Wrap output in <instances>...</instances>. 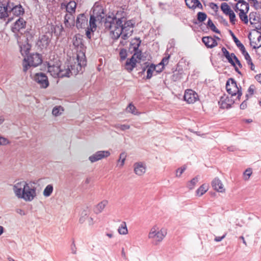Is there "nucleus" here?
<instances>
[{
  "instance_id": "nucleus-58",
  "label": "nucleus",
  "mask_w": 261,
  "mask_h": 261,
  "mask_svg": "<svg viewBox=\"0 0 261 261\" xmlns=\"http://www.w3.org/2000/svg\"><path fill=\"white\" fill-rule=\"evenodd\" d=\"M247 102L246 101H244L241 105H240V108L242 110H244L247 108Z\"/></svg>"
},
{
  "instance_id": "nucleus-50",
  "label": "nucleus",
  "mask_w": 261,
  "mask_h": 261,
  "mask_svg": "<svg viewBox=\"0 0 261 261\" xmlns=\"http://www.w3.org/2000/svg\"><path fill=\"white\" fill-rule=\"evenodd\" d=\"M120 57L121 59H124L126 57L127 54H126V50L125 49H121L119 53Z\"/></svg>"
},
{
  "instance_id": "nucleus-61",
  "label": "nucleus",
  "mask_w": 261,
  "mask_h": 261,
  "mask_svg": "<svg viewBox=\"0 0 261 261\" xmlns=\"http://www.w3.org/2000/svg\"><path fill=\"white\" fill-rule=\"evenodd\" d=\"M248 65L250 66V69L252 70H254V66L253 63L252 62V61H251V63H248Z\"/></svg>"
},
{
  "instance_id": "nucleus-17",
  "label": "nucleus",
  "mask_w": 261,
  "mask_h": 261,
  "mask_svg": "<svg viewBox=\"0 0 261 261\" xmlns=\"http://www.w3.org/2000/svg\"><path fill=\"white\" fill-rule=\"evenodd\" d=\"M184 99L189 103H193L198 99V94L191 89L186 90Z\"/></svg>"
},
{
  "instance_id": "nucleus-49",
  "label": "nucleus",
  "mask_w": 261,
  "mask_h": 261,
  "mask_svg": "<svg viewBox=\"0 0 261 261\" xmlns=\"http://www.w3.org/2000/svg\"><path fill=\"white\" fill-rule=\"evenodd\" d=\"M255 89V87L254 85H251L248 90V94H247L246 95V96H248L249 95L250 96L252 95L254 93Z\"/></svg>"
},
{
  "instance_id": "nucleus-6",
  "label": "nucleus",
  "mask_w": 261,
  "mask_h": 261,
  "mask_svg": "<svg viewBox=\"0 0 261 261\" xmlns=\"http://www.w3.org/2000/svg\"><path fill=\"white\" fill-rule=\"evenodd\" d=\"M105 18L103 9L101 6L95 5L93 8L92 14L91 15L89 20V27L87 28L86 32L87 37L91 38V33L94 32L97 28L96 22L102 21Z\"/></svg>"
},
{
  "instance_id": "nucleus-5",
  "label": "nucleus",
  "mask_w": 261,
  "mask_h": 261,
  "mask_svg": "<svg viewBox=\"0 0 261 261\" xmlns=\"http://www.w3.org/2000/svg\"><path fill=\"white\" fill-rule=\"evenodd\" d=\"M74 68H76V65L70 61V63L67 65H49L48 67V72L54 77H69L71 75H76L79 73L74 72Z\"/></svg>"
},
{
  "instance_id": "nucleus-25",
  "label": "nucleus",
  "mask_w": 261,
  "mask_h": 261,
  "mask_svg": "<svg viewBox=\"0 0 261 261\" xmlns=\"http://www.w3.org/2000/svg\"><path fill=\"white\" fill-rule=\"evenodd\" d=\"M187 6L190 9H200L202 5L198 0H185Z\"/></svg>"
},
{
  "instance_id": "nucleus-55",
  "label": "nucleus",
  "mask_w": 261,
  "mask_h": 261,
  "mask_svg": "<svg viewBox=\"0 0 261 261\" xmlns=\"http://www.w3.org/2000/svg\"><path fill=\"white\" fill-rule=\"evenodd\" d=\"M239 47L240 48V49L241 50L243 55L245 53L247 52L245 50L244 46L242 43H240Z\"/></svg>"
},
{
  "instance_id": "nucleus-10",
  "label": "nucleus",
  "mask_w": 261,
  "mask_h": 261,
  "mask_svg": "<svg viewBox=\"0 0 261 261\" xmlns=\"http://www.w3.org/2000/svg\"><path fill=\"white\" fill-rule=\"evenodd\" d=\"M226 89L227 92L230 95L231 97L236 96V99L240 100L242 95L241 88H239L236 81L232 79H229L226 84Z\"/></svg>"
},
{
  "instance_id": "nucleus-33",
  "label": "nucleus",
  "mask_w": 261,
  "mask_h": 261,
  "mask_svg": "<svg viewBox=\"0 0 261 261\" xmlns=\"http://www.w3.org/2000/svg\"><path fill=\"white\" fill-rule=\"evenodd\" d=\"M249 20L251 24L256 23L259 21V17L256 12H251L249 14Z\"/></svg>"
},
{
  "instance_id": "nucleus-46",
  "label": "nucleus",
  "mask_w": 261,
  "mask_h": 261,
  "mask_svg": "<svg viewBox=\"0 0 261 261\" xmlns=\"http://www.w3.org/2000/svg\"><path fill=\"white\" fill-rule=\"evenodd\" d=\"M197 18L199 21H201V22L203 21L206 18V15L204 13L199 12L198 13Z\"/></svg>"
},
{
  "instance_id": "nucleus-8",
  "label": "nucleus",
  "mask_w": 261,
  "mask_h": 261,
  "mask_svg": "<svg viewBox=\"0 0 261 261\" xmlns=\"http://www.w3.org/2000/svg\"><path fill=\"white\" fill-rule=\"evenodd\" d=\"M166 234V228L155 224L150 229L148 237L149 239L153 240L157 244L163 240Z\"/></svg>"
},
{
  "instance_id": "nucleus-36",
  "label": "nucleus",
  "mask_w": 261,
  "mask_h": 261,
  "mask_svg": "<svg viewBox=\"0 0 261 261\" xmlns=\"http://www.w3.org/2000/svg\"><path fill=\"white\" fill-rule=\"evenodd\" d=\"M198 177H196L193 178V179H192L190 181H189L187 183V187L190 190L193 189L194 188V187H195L196 185L197 184V183L198 182Z\"/></svg>"
},
{
  "instance_id": "nucleus-64",
  "label": "nucleus",
  "mask_w": 261,
  "mask_h": 261,
  "mask_svg": "<svg viewBox=\"0 0 261 261\" xmlns=\"http://www.w3.org/2000/svg\"><path fill=\"white\" fill-rule=\"evenodd\" d=\"M240 238L242 240L243 243L245 245H247V243L245 240V239L243 237V236H241L240 237Z\"/></svg>"
},
{
  "instance_id": "nucleus-60",
  "label": "nucleus",
  "mask_w": 261,
  "mask_h": 261,
  "mask_svg": "<svg viewBox=\"0 0 261 261\" xmlns=\"http://www.w3.org/2000/svg\"><path fill=\"white\" fill-rule=\"evenodd\" d=\"M233 39H234V41H235L237 45L239 47L240 43H241L239 41V40L235 36H233Z\"/></svg>"
},
{
  "instance_id": "nucleus-3",
  "label": "nucleus",
  "mask_w": 261,
  "mask_h": 261,
  "mask_svg": "<svg viewBox=\"0 0 261 261\" xmlns=\"http://www.w3.org/2000/svg\"><path fill=\"white\" fill-rule=\"evenodd\" d=\"M26 22L23 18H18L11 27L12 31L16 34L20 33L21 35L17 37V42L19 44L20 52L22 56L27 55L29 52L31 46L29 43L27 34H22V31L25 28Z\"/></svg>"
},
{
  "instance_id": "nucleus-44",
  "label": "nucleus",
  "mask_w": 261,
  "mask_h": 261,
  "mask_svg": "<svg viewBox=\"0 0 261 261\" xmlns=\"http://www.w3.org/2000/svg\"><path fill=\"white\" fill-rule=\"evenodd\" d=\"M10 143V141L6 138L0 136V146H5Z\"/></svg>"
},
{
  "instance_id": "nucleus-53",
  "label": "nucleus",
  "mask_w": 261,
  "mask_h": 261,
  "mask_svg": "<svg viewBox=\"0 0 261 261\" xmlns=\"http://www.w3.org/2000/svg\"><path fill=\"white\" fill-rule=\"evenodd\" d=\"M243 56H244L245 59H246L247 63H251V59L248 53L247 52L245 53L244 54H243Z\"/></svg>"
},
{
  "instance_id": "nucleus-45",
  "label": "nucleus",
  "mask_w": 261,
  "mask_h": 261,
  "mask_svg": "<svg viewBox=\"0 0 261 261\" xmlns=\"http://www.w3.org/2000/svg\"><path fill=\"white\" fill-rule=\"evenodd\" d=\"M126 111L127 112L132 113L135 115L137 114L136 109L135 107L132 104L129 105V106L126 108Z\"/></svg>"
},
{
  "instance_id": "nucleus-18",
  "label": "nucleus",
  "mask_w": 261,
  "mask_h": 261,
  "mask_svg": "<svg viewBox=\"0 0 261 261\" xmlns=\"http://www.w3.org/2000/svg\"><path fill=\"white\" fill-rule=\"evenodd\" d=\"M88 25V17L84 14L79 15L76 20V26L77 29L86 28Z\"/></svg>"
},
{
  "instance_id": "nucleus-21",
  "label": "nucleus",
  "mask_w": 261,
  "mask_h": 261,
  "mask_svg": "<svg viewBox=\"0 0 261 261\" xmlns=\"http://www.w3.org/2000/svg\"><path fill=\"white\" fill-rule=\"evenodd\" d=\"M50 33L41 35L38 41V45L42 47H46L50 42Z\"/></svg>"
},
{
  "instance_id": "nucleus-1",
  "label": "nucleus",
  "mask_w": 261,
  "mask_h": 261,
  "mask_svg": "<svg viewBox=\"0 0 261 261\" xmlns=\"http://www.w3.org/2000/svg\"><path fill=\"white\" fill-rule=\"evenodd\" d=\"M105 26L111 31L114 38L117 39L121 36L126 40L132 35L134 24L132 20L126 21L124 17L119 18L109 16L106 19Z\"/></svg>"
},
{
  "instance_id": "nucleus-38",
  "label": "nucleus",
  "mask_w": 261,
  "mask_h": 261,
  "mask_svg": "<svg viewBox=\"0 0 261 261\" xmlns=\"http://www.w3.org/2000/svg\"><path fill=\"white\" fill-rule=\"evenodd\" d=\"M157 65L154 66L153 65H151L150 66L147 70V79H150L153 74V72L155 71V69H156Z\"/></svg>"
},
{
  "instance_id": "nucleus-48",
  "label": "nucleus",
  "mask_w": 261,
  "mask_h": 261,
  "mask_svg": "<svg viewBox=\"0 0 261 261\" xmlns=\"http://www.w3.org/2000/svg\"><path fill=\"white\" fill-rule=\"evenodd\" d=\"M229 18L230 22L231 23L234 24L236 23L237 19H236V15H235L234 12L230 13V15L229 16Z\"/></svg>"
},
{
  "instance_id": "nucleus-11",
  "label": "nucleus",
  "mask_w": 261,
  "mask_h": 261,
  "mask_svg": "<svg viewBox=\"0 0 261 261\" xmlns=\"http://www.w3.org/2000/svg\"><path fill=\"white\" fill-rule=\"evenodd\" d=\"M42 63V59L39 54L30 55L27 58H24L23 62V71H26L28 67L37 66Z\"/></svg>"
},
{
  "instance_id": "nucleus-12",
  "label": "nucleus",
  "mask_w": 261,
  "mask_h": 261,
  "mask_svg": "<svg viewBox=\"0 0 261 261\" xmlns=\"http://www.w3.org/2000/svg\"><path fill=\"white\" fill-rule=\"evenodd\" d=\"M237 99L227 95H223L219 101L220 107L222 109H229L236 102Z\"/></svg>"
},
{
  "instance_id": "nucleus-4",
  "label": "nucleus",
  "mask_w": 261,
  "mask_h": 261,
  "mask_svg": "<svg viewBox=\"0 0 261 261\" xmlns=\"http://www.w3.org/2000/svg\"><path fill=\"white\" fill-rule=\"evenodd\" d=\"M73 45L77 54L76 58H72L70 61L76 65V68H74V72H79L82 70V67L86 65L85 51V47L83 43L82 36L78 34L74 36L72 40Z\"/></svg>"
},
{
  "instance_id": "nucleus-41",
  "label": "nucleus",
  "mask_w": 261,
  "mask_h": 261,
  "mask_svg": "<svg viewBox=\"0 0 261 261\" xmlns=\"http://www.w3.org/2000/svg\"><path fill=\"white\" fill-rule=\"evenodd\" d=\"M207 26L213 31L217 33H219V31L217 29V28L216 27V26L214 25V24L211 19H208L207 21Z\"/></svg>"
},
{
  "instance_id": "nucleus-9",
  "label": "nucleus",
  "mask_w": 261,
  "mask_h": 261,
  "mask_svg": "<svg viewBox=\"0 0 261 261\" xmlns=\"http://www.w3.org/2000/svg\"><path fill=\"white\" fill-rule=\"evenodd\" d=\"M249 9V4L244 1L238 2L235 7V11L238 14L240 19L245 23L248 22L247 14Z\"/></svg>"
},
{
  "instance_id": "nucleus-27",
  "label": "nucleus",
  "mask_w": 261,
  "mask_h": 261,
  "mask_svg": "<svg viewBox=\"0 0 261 261\" xmlns=\"http://www.w3.org/2000/svg\"><path fill=\"white\" fill-rule=\"evenodd\" d=\"M227 59L228 62L234 66H236V64H238L239 67L242 66L240 62L233 54H230L229 57H228Z\"/></svg>"
},
{
  "instance_id": "nucleus-24",
  "label": "nucleus",
  "mask_w": 261,
  "mask_h": 261,
  "mask_svg": "<svg viewBox=\"0 0 261 261\" xmlns=\"http://www.w3.org/2000/svg\"><path fill=\"white\" fill-rule=\"evenodd\" d=\"M64 24L67 28H70L74 25V18L71 13H67L64 17Z\"/></svg>"
},
{
  "instance_id": "nucleus-13",
  "label": "nucleus",
  "mask_w": 261,
  "mask_h": 261,
  "mask_svg": "<svg viewBox=\"0 0 261 261\" xmlns=\"http://www.w3.org/2000/svg\"><path fill=\"white\" fill-rule=\"evenodd\" d=\"M250 45L253 48H258L261 47V34L257 32L250 33L249 35Z\"/></svg>"
},
{
  "instance_id": "nucleus-20",
  "label": "nucleus",
  "mask_w": 261,
  "mask_h": 261,
  "mask_svg": "<svg viewBox=\"0 0 261 261\" xmlns=\"http://www.w3.org/2000/svg\"><path fill=\"white\" fill-rule=\"evenodd\" d=\"M76 4L74 1H70L69 3H63L61 4V8L62 9H66L68 13L72 14L75 12Z\"/></svg>"
},
{
  "instance_id": "nucleus-15",
  "label": "nucleus",
  "mask_w": 261,
  "mask_h": 261,
  "mask_svg": "<svg viewBox=\"0 0 261 261\" xmlns=\"http://www.w3.org/2000/svg\"><path fill=\"white\" fill-rule=\"evenodd\" d=\"M134 173L138 176H143L146 171V165L142 162H136L133 165Z\"/></svg>"
},
{
  "instance_id": "nucleus-14",
  "label": "nucleus",
  "mask_w": 261,
  "mask_h": 261,
  "mask_svg": "<svg viewBox=\"0 0 261 261\" xmlns=\"http://www.w3.org/2000/svg\"><path fill=\"white\" fill-rule=\"evenodd\" d=\"M33 79L41 88H46L48 86L47 77L43 73H36L33 77Z\"/></svg>"
},
{
  "instance_id": "nucleus-31",
  "label": "nucleus",
  "mask_w": 261,
  "mask_h": 261,
  "mask_svg": "<svg viewBox=\"0 0 261 261\" xmlns=\"http://www.w3.org/2000/svg\"><path fill=\"white\" fill-rule=\"evenodd\" d=\"M53 186L52 185H48L43 191V195L45 197H48L51 195L53 192Z\"/></svg>"
},
{
  "instance_id": "nucleus-28",
  "label": "nucleus",
  "mask_w": 261,
  "mask_h": 261,
  "mask_svg": "<svg viewBox=\"0 0 261 261\" xmlns=\"http://www.w3.org/2000/svg\"><path fill=\"white\" fill-rule=\"evenodd\" d=\"M208 190V185L207 184L202 185L196 191V195L198 196H201L205 193Z\"/></svg>"
},
{
  "instance_id": "nucleus-19",
  "label": "nucleus",
  "mask_w": 261,
  "mask_h": 261,
  "mask_svg": "<svg viewBox=\"0 0 261 261\" xmlns=\"http://www.w3.org/2000/svg\"><path fill=\"white\" fill-rule=\"evenodd\" d=\"M212 186L214 189L218 192L224 193L225 191L224 186L218 178H215L212 182Z\"/></svg>"
},
{
  "instance_id": "nucleus-34",
  "label": "nucleus",
  "mask_w": 261,
  "mask_h": 261,
  "mask_svg": "<svg viewBox=\"0 0 261 261\" xmlns=\"http://www.w3.org/2000/svg\"><path fill=\"white\" fill-rule=\"evenodd\" d=\"M118 231L120 234L125 235L128 233V230L125 222H124L120 225Z\"/></svg>"
},
{
  "instance_id": "nucleus-47",
  "label": "nucleus",
  "mask_w": 261,
  "mask_h": 261,
  "mask_svg": "<svg viewBox=\"0 0 261 261\" xmlns=\"http://www.w3.org/2000/svg\"><path fill=\"white\" fill-rule=\"evenodd\" d=\"M117 128H119L121 130H125L130 128V126L128 124H118L116 125Z\"/></svg>"
},
{
  "instance_id": "nucleus-56",
  "label": "nucleus",
  "mask_w": 261,
  "mask_h": 261,
  "mask_svg": "<svg viewBox=\"0 0 261 261\" xmlns=\"http://www.w3.org/2000/svg\"><path fill=\"white\" fill-rule=\"evenodd\" d=\"M63 28L62 25L56 26L55 29V32L56 33L58 31H59V34H60L61 33V32L63 31Z\"/></svg>"
},
{
  "instance_id": "nucleus-57",
  "label": "nucleus",
  "mask_w": 261,
  "mask_h": 261,
  "mask_svg": "<svg viewBox=\"0 0 261 261\" xmlns=\"http://www.w3.org/2000/svg\"><path fill=\"white\" fill-rule=\"evenodd\" d=\"M226 236V234H224L222 237H216L215 238V241L216 242H220Z\"/></svg>"
},
{
  "instance_id": "nucleus-2",
  "label": "nucleus",
  "mask_w": 261,
  "mask_h": 261,
  "mask_svg": "<svg viewBox=\"0 0 261 261\" xmlns=\"http://www.w3.org/2000/svg\"><path fill=\"white\" fill-rule=\"evenodd\" d=\"M15 196L25 202H31L37 198V188L31 182L24 180L16 182L12 186Z\"/></svg>"
},
{
  "instance_id": "nucleus-40",
  "label": "nucleus",
  "mask_w": 261,
  "mask_h": 261,
  "mask_svg": "<svg viewBox=\"0 0 261 261\" xmlns=\"http://www.w3.org/2000/svg\"><path fill=\"white\" fill-rule=\"evenodd\" d=\"M208 6L211 9L212 14H216L219 9L218 6L213 3H211L208 5Z\"/></svg>"
},
{
  "instance_id": "nucleus-26",
  "label": "nucleus",
  "mask_w": 261,
  "mask_h": 261,
  "mask_svg": "<svg viewBox=\"0 0 261 261\" xmlns=\"http://www.w3.org/2000/svg\"><path fill=\"white\" fill-rule=\"evenodd\" d=\"M9 8L11 9V12L14 15L18 16L22 15L24 13V10L22 6L20 5L15 6L12 8L9 6Z\"/></svg>"
},
{
  "instance_id": "nucleus-63",
  "label": "nucleus",
  "mask_w": 261,
  "mask_h": 261,
  "mask_svg": "<svg viewBox=\"0 0 261 261\" xmlns=\"http://www.w3.org/2000/svg\"><path fill=\"white\" fill-rule=\"evenodd\" d=\"M106 236H108L110 238H112L113 237V234L112 233H106Z\"/></svg>"
},
{
  "instance_id": "nucleus-39",
  "label": "nucleus",
  "mask_w": 261,
  "mask_h": 261,
  "mask_svg": "<svg viewBox=\"0 0 261 261\" xmlns=\"http://www.w3.org/2000/svg\"><path fill=\"white\" fill-rule=\"evenodd\" d=\"M252 174V170L251 168L247 169L243 173V177L245 180H248Z\"/></svg>"
},
{
  "instance_id": "nucleus-51",
  "label": "nucleus",
  "mask_w": 261,
  "mask_h": 261,
  "mask_svg": "<svg viewBox=\"0 0 261 261\" xmlns=\"http://www.w3.org/2000/svg\"><path fill=\"white\" fill-rule=\"evenodd\" d=\"M251 3L253 5L256 9H258L260 7V4L257 0H251Z\"/></svg>"
},
{
  "instance_id": "nucleus-22",
  "label": "nucleus",
  "mask_w": 261,
  "mask_h": 261,
  "mask_svg": "<svg viewBox=\"0 0 261 261\" xmlns=\"http://www.w3.org/2000/svg\"><path fill=\"white\" fill-rule=\"evenodd\" d=\"M202 40L205 45L208 48H213L218 45L216 39L212 37H203Z\"/></svg>"
},
{
  "instance_id": "nucleus-42",
  "label": "nucleus",
  "mask_w": 261,
  "mask_h": 261,
  "mask_svg": "<svg viewBox=\"0 0 261 261\" xmlns=\"http://www.w3.org/2000/svg\"><path fill=\"white\" fill-rule=\"evenodd\" d=\"M221 9L224 14L225 13H228L229 11L231 10L230 6L226 3H223L221 4Z\"/></svg>"
},
{
  "instance_id": "nucleus-59",
  "label": "nucleus",
  "mask_w": 261,
  "mask_h": 261,
  "mask_svg": "<svg viewBox=\"0 0 261 261\" xmlns=\"http://www.w3.org/2000/svg\"><path fill=\"white\" fill-rule=\"evenodd\" d=\"M255 80L261 84V74H257L255 76Z\"/></svg>"
},
{
  "instance_id": "nucleus-7",
  "label": "nucleus",
  "mask_w": 261,
  "mask_h": 261,
  "mask_svg": "<svg viewBox=\"0 0 261 261\" xmlns=\"http://www.w3.org/2000/svg\"><path fill=\"white\" fill-rule=\"evenodd\" d=\"M140 44V41L138 39H135L130 44L129 49L131 52L134 51V54L125 64V68L129 72L133 70L137 63H140L141 59V53L138 49Z\"/></svg>"
},
{
  "instance_id": "nucleus-54",
  "label": "nucleus",
  "mask_w": 261,
  "mask_h": 261,
  "mask_svg": "<svg viewBox=\"0 0 261 261\" xmlns=\"http://www.w3.org/2000/svg\"><path fill=\"white\" fill-rule=\"evenodd\" d=\"M86 220L88 224L90 226L93 225L94 223L93 219L92 217H88Z\"/></svg>"
},
{
  "instance_id": "nucleus-52",
  "label": "nucleus",
  "mask_w": 261,
  "mask_h": 261,
  "mask_svg": "<svg viewBox=\"0 0 261 261\" xmlns=\"http://www.w3.org/2000/svg\"><path fill=\"white\" fill-rule=\"evenodd\" d=\"M222 51L223 53V55L225 57L226 59L228 58V57H229L230 54L225 48L223 47L222 48Z\"/></svg>"
},
{
  "instance_id": "nucleus-23",
  "label": "nucleus",
  "mask_w": 261,
  "mask_h": 261,
  "mask_svg": "<svg viewBox=\"0 0 261 261\" xmlns=\"http://www.w3.org/2000/svg\"><path fill=\"white\" fill-rule=\"evenodd\" d=\"M108 203L109 201L108 200H102L95 205L94 207V213L96 214L101 213L108 205Z\"/></svg>"
},
{
  "instance_id": "nucleus-35",
  "label": "nucleus",
  "mask_w": 261,
  "mask_h": 261,
  "mask_svg": "<svg viewBox=\"0 0 261 261\" xmlns=\"http://www.w3.org/2000/svg\"><path fill=\"white\" fill-rule=\"evenodd\" d=\"M126 154L125 153L123 152L120 154L119 159L118 161L117 165L119 167H122L124 164L126 160Z\"/></svg>"
},
{
  "instance_id": "nucleus-62",
  "label": "nucleus",
  "mask_w": 261,
  "mask_h": 261,
  "mask_svg": "<svg viewBox=\"0 0 261 261\" xmlns=\"http://www.w3.org/2000/svg\"><path fill=\"white\" fill-rule=\"evenodd\" d=\"M4 231V228L3 226H0V236L2 235Z\"/></svg>"
},
{
  "instance_id": "nucleus-43",
  "label": "nucleus",
  "mask_w": 261,
  "mask_h": 261,
  "mask_svg": "<svg viewBox=\"0 0 261 261\" xmlns=\"http://www.w3.org/2000/svg\"><path fill=\"white\" fill-rule=\"evenodd\" d=\"M187 167L186 166H183L179 168H178L176 170V176L177 177H180L182 174L184 172V171L186 170Z\"/></svg>"
},
{
  "instance_id": "nucleus-29",
  "label": "nucleus",
  "mask_w": 261,
  "mask_h": 261,
  "mask_svg": "<svg viewBox=\"0 0 261 261\" xmlns=\"http://www.w3.org/2000/svg\"><path fill=\"white\" fill-rule=\"evenodd\" d=\"M90 212L88 210H84L81 213L79 222L81 224L84 223L89 216Z\"/></svg>"
},
{
  "instance_id": "nucleus-32",
  "label": "nucleus",
  "mask_w": 261,
  "mask_h": 261,
  "mask_svg": "<svg viewBox=\"0 0 261 261\" xmlns=\"http://www.w3.org/2000/svg\"><path fill=\"white\" fill-rule=\"evenodd\" d=\"M8 9L4 5L0 4V18H3L8 16Z\"/></svg>"
},
{
  "instance_id": "nucleus-16",
  "label": "nucleus",
  "mask_w": 261,
  "mask_h": 261,
  "mask_svg": "<svg viewBox=\"0 0 261 261\" xmlns=\"http://www.w3.org/2000/svg\"><path fill=\"white\" fill-rule=\"evenodd\" d=\"M110 155V152L109 151H98L90 156L89 160L91 163H94L102 159L106 158Z\"/></svg>"
},
{
  "instance_id": "nucleus-37",
  "label": "nucleus",
  "mask_w": 261,
  "mask_h": 261,
  "mask_svg": "<svg viewBox=\"0 0 261 261\" xmlns=\"http://www.w3.org/2000/svg\"><path fill=\"white\" fill-rule=\"evenodd\" d=\"M64 109L61 106L55 107L52 111L53 115L55 116L60 115L63 112Z\"/></svg>"
},
{
  "instance_id": "nucleus-30",
  "label": "nucleus",
  "mask_w": 261,
  "mask_h": 261,
  "mask_svg": "<svg viewBox=\"0 0 261 261\" xmlns=\"http://www.w3.org/2000/svg\"><path fill=\"white\" fill-rule=\"evenodd\" d=\"M169 58L170 55L166 56L165 57L163 58L161 62L157 65V68L161 67L160 68V70H158V71H162L163 70L164 66L168 64Z\"/></svg>"
}]
</instances>
